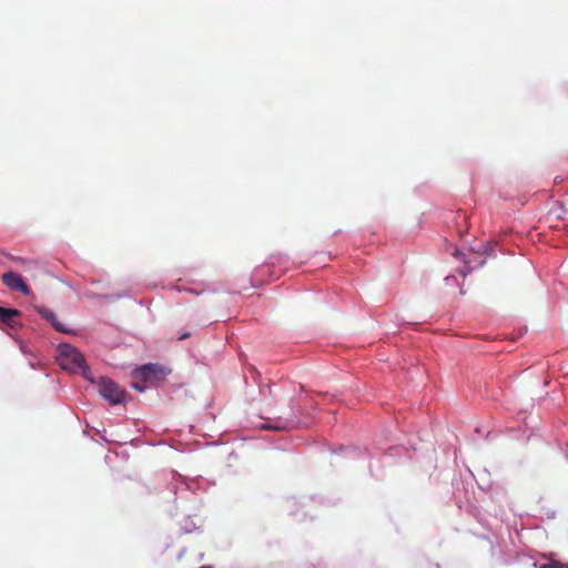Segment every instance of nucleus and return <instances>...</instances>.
<instances>
[{
	"instance_id": "nucleus-1",
	"label": "nucleus",
	"mask_w": 568,
	"mask_h": 568,
	"mask_svg": "<svg viewBox=\"0 0 568 568\" xmlns=\"http://www.w3.org/2000/svg\"><path fill=\"white\" fill-rule=\"evenodd\" d=\"M57 361L62 369L79 373L85 378H90V368L85 364L84 356L72 345L60 344Z\"/></svg>"
},
{
	"instance_id": "nucleus-2",
	"label": "nucleus",
	"mask_w": 568,
	"mask_h": 568,
	"mask_svg": "<svg viewBox=\"0 0 568 568\" xmlns=\"http://www.w3.org/2000/svg\"><path fill=\"white\" fill-rule=\"evenodd\" d=\"M168 374L164 366L160 364L149 363L133 372V377L138 381L155 384L163 379Z\"/></svg>"
},
{
	"instance_id": "nucleus-3",
	"label": "nucleus",
	"mask_w": 568,
	"mask_h": 568,
	"mask_svg": "<svg viewBox=\"0 0 568 568\" xmlns=\"http://www.w3.org/2000/svg\"><path fill=\"white\" fill-rule=\"evenodd\" d=\"M99 390L102 397L108 399L110 404L116 405L123 402L125 393L112 379L101 377L99 382Z\"/></svg>"
},
{
	"instance_id": "nucleus-4",
	"label": "nucleus",
	"mask_w": 568,
	"mask_h": 568,
	"mask_svg": "<svg viewBox=\"0 0 568 568\" xmlns=\"http://www.w3.org/2000/svg\"><path fill=\"white\" fill-rule=\"evenodd\" d=\"M1 281L11 291L20 292L23 295L31 294L30 287L26 284L21 275L16 272L10 271L3 273L1 276Z\"/></svg>"
},
{
	"instance_id": "nucleus-5",
	"label": "nucleus",
	"mask_w": 568,
	"mask_h": 568,
	"mask_svg": "<svg viewBox=\"0 0 568 568\" xmlns=\"http://www.w3.org/2000/svg\"><path fill=\"white\" fill-rule=\"evenodd\" d=\"M20 315V312L16 308H6L0 306V323L10 326L16 327L17 321L16 317Z\"/></svg>"
},
{
	"instance_id": "nucleus-6",
	"label": "nucleus",
	"mask_w": 568,
	"mask_h": 568,
	"mask_svg": "<svg viewBox=\"0 0 568 568\" xmlns=\"http://www.w3.org/2000/svg\"><path fill=\"white\" fill-rule=\"evenodd\" d=\"M42 315L45 320H48L52 326L59 331V332H62V333H70V331L68 328H65V326L59 321L58 316L52 312V311H43L42 312Z\"/></svg>"
},
{
	"instance_id": "nucleus-7",
	"label": "nucleus",
	"mask_w": 568,
	"mask_h": 568,
	"mask_svg": "<svg viewBox=\"0 0 568 568\" xmlns=\"http://www.w3.org/2000/svg\"><path fill=\"white\" fill-rule=\"evenodd\" d=\"M539 568H568V566L557 560H550L547 564L540 565Z\"/></svg>"
},
{
	"instance_id": "nucleus-8",
	"label": "nucleus",
	"mask_w": 568,
	"mask_h": 568,
	"mask_svg": "<svg viewBox=\"0 0 568 568\" xmlns=\"http://www.w3.org/2000/svg\"><path fill=\"white\" fill-rule=\"evenodd\" d=\"M266 428L281 430V429H286L287 425L267 426Z\"/></svg>"
},
{
	"instance_id": "nucleus-9",
	"label": "nucleus",
	"mask_w": 568,
	"mask_h": 568,
	"mask_svg": "<svg viewBox=\"0 0 568 568\" xmlns=\"http://www.w3.org/2000/svg\"><path fill=\"white\" fill-rule=\"evenodd\" d=\"M133 387H134L135 389H138V390H141V392L145 389V386H141V385H139L138 383H135V384L133 385Z\"/></svg>"
},
{
	"instance_id": "nucleus-10",
	"label": "nucleus",
	"mask_w": 568,
	"mask_h": 568,
	"mask_svg": "<svg viewBox=\"0 0 568 568\" xmlns=\"http://www.w3.org/2000/svg\"><path fill=\"white\" fill-rule=\"evenodd\" d=\"M14 261L23 263L24 260L22 257H13Z\"/></svg>"
}]
</instances>
